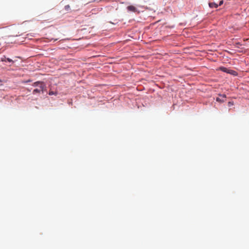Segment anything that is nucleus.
<instances>
[{
    "label": "nucleus",
    "instance_id": "nucleus-8",
    "mask_svg": "<svg viewBox=\"0 0 249 249\" xmlns=\"http://www.w3.org/2000/svg\"><path fill=\"white\" fill-rule=\"evenodd\" d=\"M49 94L50 95H56L57 94V93L56 92H53V91H50L49 92Z\"/></svg>",
    "mask_w": 249,
    "mask_h": 249
},
{
    "label": "nucleus",
    "instance_id": "nucleus-3",
    "mask_svg": "<svg viewBox=\"0 0 249 249\" xmlns=\"http://www.w3.org/2000/svg\"><path fill=\"white\" fill-rule=\"evenodd\" d=\"M219 96L220 97H217L216 98V101L220 102V103H223L225 101L224 99L226 98V96L225 94H219Z\"/></svg>",
    "mask_w": 249,
    "mask_h": 249
},
{
    "label": "nucleus",
    "instance_id": "nucleus-11",
    "mask_svg": "<svg viewBox=\"0 0 249 249\" xmlns=\"http://www.w3.org/2000/svg\"><path fill=\"white\" fill-rule=\"evenodd\" d=\"M223 3V0H221L220 2H219V6L221 5Z\"/></svg>",
    "mask_w": 249,
    "mask_h": 249
},
{
    "label": "nucleus",
    "instance_id": "nucleus-10",
    "mask_svg": "<svg viewBox=\"0 0 249 249\" xmlns=\"http://www.w3.org/2000/svg\"><path fill=\"white\" fill-rule=\"evenodd\" d=\"M6 59H7V58H6V57H5V56H4V57H2V58H1V61H4V62H5V61H6Z\"/></svg>",
    "mask_w": 249,
    "mask_h": 249
},
{
    "label": "nucleus",
    "instance_id": "nucleus-2",
    "mask_svg": "<svg viewBox=\"0 0 249 249\" xmlns=\"http://www.w3.org/2000/svg\"><path fill=\"white\" fill-rule=\"evenodd\" d=\"M220 70L224 72H225L228 73H230L231 75H233L234 76L237 75V72L234 70H230L225 67H221Z\"/></svg>",
    "mask_w": 249,
    "mask_h": 249
},
{
    "label": "nucleus",
    "instance_id": "nucleus-7",
    "mask_svg": "<svg viewBox=\"0 0 249 249\" xmlns=\"http://www.w3.org/2000/svg\"><path fill=\"white\" fill-rule=\"evenodd\" d=\"M64 9L66 11H69L71 10L70 6L69 5H67L65 6Z\"/></svg>",
    "mask_w": 249,
    "mask_h": 249
},
{
    "label": "nucleus",
    "instance_id": "nucleus-9",
    "mask_svg": "<svg viewBox=\"0 0 249 249\" xmlns=\"http://www.w3.org/2000/svg\"><path fill=\"white\" fill-rule=\"evenodd\" d=\"M6 60H7L8 62H13V61L11 59H10V58H7L6 59Z\"/></svg>",
    "mask_w": 249,
    "mask_h": 249
},
{
    "label": "nucleus",
    "instance_id": "nucleus-4",
    "mask_svg": "<svg viewBox=\"0 0 249 249\" xmlns=\"http://www.w3.org/2000/svg\"><path fill=\"white\" fill-rule=\"evenodd\" d=\"M127 9L129 11L133 12H137L138 11L137 8L133 6V5H130L127 7Z\"/></svg>",
    "mask_w": 249,
    "mask_h": 249
},
{
    "label": "nucleus",
    "instance_id": "nucleus-6",
    "mask_svg": "<svg viewBox=\"0 0 249 249\" xmlns=\"http://www.w3.org/2000/svg\"><path fill=\"white\" fill-rule=\"evenodd\" d=\"M209 5L211 8H217L218 5L215 2H210Z\"/></svg>",
    "mask_w": 249,
    "mask_h": 249
},
{
    "label": "nucleus",
    "instance_id": "nucleus-1",
    "mask_svg": "<svg viewBox=\"0 0 249 249\" xmlns=\"http://www.w3.org/2000/svg\"><path fill=\"white\" fill-rule=\"evenodd\" d=\"M46 87L45 84H41V85L37 87V88L33 90V93L35 94L37 93H40L41 91L43 92L44 90H46Z\"/></svg>",
    "mask_w": 249,
    "mask_h": 249
},
{
    "label": "nucleus",
    "instance_id": "nucleus-5",
    "mask_svg": "<svg viewBox=\"0 0 249 249\" xmlns=\"http://www.w3.org/2000/svg\"><path fill=\"white\" fill-rule=\"evenodd\" d=\"M41 84H45L44 83H43V82H40V81H37L36 82H35L33 84V86L34 87H38L39 86L41 85Z\"/></svg>",
    "mask_w": 249,
    "mask_h": 249
}]
</instances>
